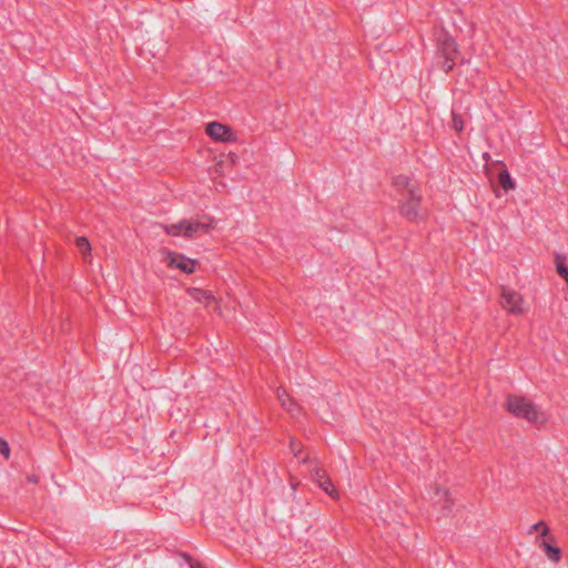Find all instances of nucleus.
I'll return each mask as SVG.
<instances>
[{
    "mask_svg": "<svg viewBox=\"0 0 568 568\" xmlns=\"http://www.w3.org/2000/svg\"><path fill=\"white\" fill-rule=\"evenodd\" d=\"M393 184L402 195L397 205L399 215L409 222L424 220L426 210L423 205V194L418 185L405 175L396 176Z\"/></svg>",
    "mask_w": 568,
    "mask_h": 568,
    "instance_id": "1",
    "label": "nucleus"
},
{
    "mask_svg": "<svg viewBox=\"0 0 568 568\" xmlns=\"http://www.w3.org/2000/svg\"><path fill=\"white\" fill-rule=\"evenodd\" d=\"M503 407L509 415L536 427L545 426L550 419V414L545 408L519 393L507 394Z\"/></svg>",
    "mask_w": 568,
    "mask_h": 568,
    "instance_id": "2",
    "label": "nucleus"
},
{
    "mask_svg": "<svg viewBox=\"0 0 568 568\" xmlns=\"http://www.w3.org/2000/svg\"><path fill=\"white\" fill-rule=\"evenodd\" d=\"M161 261L171 271H179L183 274L190 275L199 268V261L191 258L180 252L169 248L161 250Z\"/></svg>",
    "mask_w": 568,
    "mask_h": 568,
    "instance_id": "3",
    "label": "nucleus"
},
{
    "mask_svg": "<svg viewBox=\"0 0 568 568\" xmlns=\"http://www.w3.org/2000/svg\"><path fill=\"white\" fill-rule=\"evenodd\" d=\"M203 130L205 135L213 143L234 144L239 141V135L235 129L219 120L207 121L204 124Z\"/></svg>",
    "mask_w": 568,
    "mask_h": 568,
    "instance_id": "4",
    "label": "nucleus"
},
{
    "mask_svg": "<svg viewBox=\"0 0 568 568\" xmlns=\"http://www.w3.org/2000/svg\"><path fill=\"white\" fill-rule=\"evenodd\" d=\"M460 61V51L457 42L452 39H445L437 53V65L445 73L450 72Z\"/></svg>",
    "mask_w": 568,
    "mask_h": 568,
    "instance_id": "5",
    "label": "nucleus"
},
{
    "mask_svg": "<svg viewBox=\"0 0 568 568\" xmlns=\"http://www.w3.org/2000/svg\"><path fill=\"white\" fill-rule=\"evenodd\" d=\"M500 306L507 313L516 316L524 315L528 312V304L523 294L511 287H501Z\"/></svg>",
    "mask_w": 568,
    "mask_h": 568,
    "instance_id": "6",
    "label": "nucleus"
},
{
    "mask_svg": "<svg viewBox=\"0 0 568 568\" xmlns=\"http://www.w3.org/2000/svg\"><path fill=\"white\" fill-rule=\"evenodd\" d=\"M189 296L202 304L207 311L222 315L221 300L212 291L193 287L189 290Z\"/></svg>",
    "mask_w": 568,
    "mask_h": 568,
    "instance_id": "7",
    "label": "nucleus"
},
{
    "mask_svg": "<svg viewBox=\"0 0 568 568\" xmlns=\"http://www.w3.org/2000/svg\"><path fill=\"white\" fill-rule=\"evenodd\" d=\"M429 500L435 507L442 510H449L455 505V498L452 491L440 485H435L430 488Z\"/></svg>",
    "mask_w": 568,
    "mask_h": 568,
    "instance_id": "8",
    "label": "nucleus"
},
{
    "mask_svg": "<svg viewBox=\"0 0 568 568\" xmlns=\"http://www.w3.org/2000/svg\"><path fill=\"white\" fill-rule=\"evenodd\" d=\"M215 226V222L211 216L202 215L195 219L186 220L187 237L203 235Z\"/></svg>",
    "mask_w": 568,
    "mask_h": 568,
    "instance_id": "9",
    "label": "nucleus"
},
{
    "mask_svg": "<svg viewBox=\"0 0 568 568\" xmlns=\"http://www.w3.org/2000/svg\"><path fill=\"white\" fill-rule=\"evenodd\" d=\"M313 481L323 489L325 494H327L332 499H339V491L327 476L326 471L320 468H316L312 473Z\"/></svg>",
    "mask_w": 568,
    "mask_h": 568,
    "instance_id": "10",
    "label": "nucleus"
},
{
    "mask_svg": "<svg viewBox=\"0 0 568 568\" xmlns=\"http://www.w3.org/2000/svg\"><path fill=\"white\" fill-rule=\"evenodd\" d=\"M538 547L550 561H559L560 547L551 538H548V535H542V538L538 540Z\"/></svg>",
    "mask_w": 568,
    "mask_h": 568,
    "instance_id": "11",
    "label": "nucleus"
},
{
    "mask_svg": "<svg viewBox=\"0 0 568 568\" xmlns=\"http://www.w3.org/2000/svg\"><path fill=\"white\" fill-rule=\"evenodd\" d=\"M497 183L505 192H510L516 189V182L505 166H503L497 174Z\"/></svg>",
    "mask_w": 568,
    "mask_h": 568,
    "instance_id": "12",
    "label": "nucleus"
},
{
    "mask_svg": "<svg viewBox=\"0 0 568 568\" xmlns=\"http://www.w3.org/2000/svg\"><path fill=\"white\" fill-rule=\"evenodd\" d=\"M288 448L291 454L297 459L300 463H306L308 460V454L304 448L302 442L296 438H291L288 443Z\"/></svg>",
    "mask_w": 568,
    "mask_h": 568,
    "instance_id": "13",
    "label": "nucleus"
},
{
    "mask_svg": "<svg viewBox=\"0 0 568 568\" xmlns=\"http://www.w3.org/2000/svg\"><path fill=\"white\" fill-rule=\"evenodd\" d=\"M555 270L561 281L565 283L566 290L568 291V264L566 258L561 255H557L554 260Z\"/></svg>",
    "mask_w": 568,
    "mask_h": 568,
    "instance_id": "14",
    "label": "nucleus"
},
{
    "mask_svg": "<svg viewBox=\"0 0 568 568\" xmlns=\"http://www.w3.org/2000/svg\"><path fill=\"white\" fill-rule=\"evenodd\" d=\"M164 231L168 235H171V236L187 237L186 220H182L176 223L165 225Z\"/></svg>",
    "mask_w": 568,
    "mask_h": 568,
    "instance_id": "15",
    "label": "nucleus"
},
{
    "mask_svg": "<svg viewBox=\"0 0 568 568\" xmlns=\"http://www.w3.org/2000/svg\"><path fill=\"white\" fill-rule=\"evenodd\" d=\"M75 243H77L79 251L83 255V258L85 261H89L88 257L90 256L91 245H90L88 239L84 236H79V237H77Z\"/></svg>",
    "mask_w": 568,
    "mask_h": 568,
    "instance_id": "16",
    "label": "nucleus"
},
{
    "mask_svg": "<svg viewBox=\"0 0 568 568\" xmlns=\"http://www.w3.org/2000/svg\"><path fill=\"white\" fill-rule=\"evenodd\" d=\"M532 532H548L549 527L544 520H539L531 527Z\"/></svg>",
    "mask_w": 568,
    "mask_h": 568,
    "instance_id": "17",
    "label": "nucleus"
},
{
    "mask_svg": "<svg viewBox=\"0 0 568 568\" xmlns=\"http://www.w3.org/2000/svg\"><path fill=\"white\" fill-rule=\"evenodd\" d=\"M453 129L457 132H460L464 129V122L460 116L454 115L453 118Z\"/></svg>",
    "mask_w": 568,
    "mask_h": 568,
    "instance_id": "18",
    "label": "nucleus"
},
{
    "mask_svg": "<svg viewBox=\"0 0 568 568\" xmlns=\"http://www.w3.org/2000/svg\"><path fill=\"white\" fill-rule=\"evenodd\" d=\"M0 454L3 455L6 458H9L10 456V448L4 439H0Z\"/></svg>",
    "mask_w": 568,
    "mask_h": 568,
    "instance_id": "19",
    "label": "nucleus"
},
{
    "mask_svg": "<svg viewBox=\"0 0 568 568\" xmlns=\"http://www.w3.org/2000/svg\"><path fill=\"white\" fill-rule=\"evenodd\" d=\"M185 559L190 562L191 568H203L200 564L192 561L189 557L184 556Z\"/></svg>",
    "mask_w": 568,
    "mask_h": 568,
    "instance_id": "20",
    "label": "nucleus"
},
{
    "mask_svg": "<svg viewBox=\"0 0 568 568\" xmlns=\"http://www.w3.org/2000/svg\"><path fill=\"white\" fill-rule=\"evenodd\" d=\"M28 480H29L30 483L38 484L39 478H38V476H37V475H31V476H29V477H28Z\"/></svg>",
    "mask_w": 568,
    "mask_h": 568,
    "instance_id": "21",
    "label": "nucleus"
}]
</instances>
